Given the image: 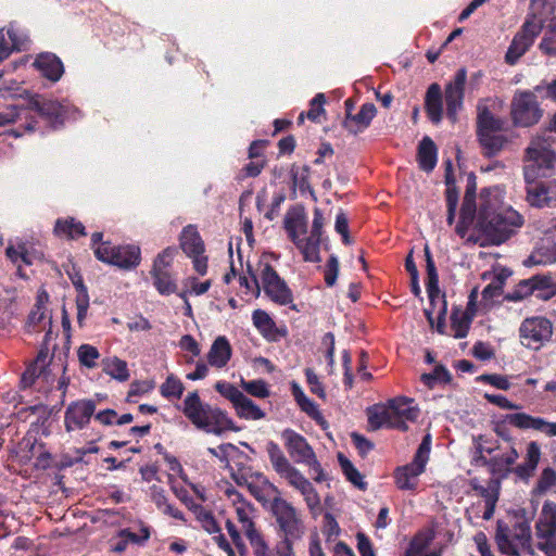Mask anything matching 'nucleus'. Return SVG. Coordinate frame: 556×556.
Wrapping results in <instances>:
<instances>
[{
	"instance_id": "1",
	"label": "nucleus",
	"mask_w": 556,
	"mask_h": 556,
	"mask_svg": "<svg viewBox=\"0 0 556 556\" xmlns=\"http://www.w3.org/2000/svg\"><path fill=\"white\" fill-rule=\"evenodd\" d=\"M28 109L37 112L38 119L26 117L24 124L9 128L0 132V136L8 135L18 138L25 134H35L37 130L43 135V131L40 130L42 126L53 130L60 129L66 121L77 119L80 116V111L71 103L49 100L40 94L29 97Z\"/></svg>"
},
{
	"instance_id": "2",
	"label": "nucleus",
	"mask_w": 556,
	"mask_h": 556,
	"mask_svg": "<svg viewBox=\"0 0 556 556\" xmlns=\"http://www.w3.org/2000/svg\"><path fill=\"white\" fill-rule=\"evenodd\" d=\"M555 8V0H531L529 14L506 51L507 64L515 65L530 49L545 22L554 14Z\"/></svg>"
},
{
	"instance_id": "3",
	"label": "nucleus",
	"mask_w": 556,
	"mask_h": 556,
	"mask_svg": "<svg viewBox=\"0 0 556 556\" xmlns=\"http://www.w3.org/2000/svg\"><path fill=\"white\" fill-rule=\"evenodd\" d=\"M522 224V216L514 210L496 212L489 205L480 204L475 229L486 243L501 244Z\"/></svg>"
},
{
	"instance_id": "4",
	"label": "nucleus",
	"mask_w": 556,
	"mask_h": 556,
	"mask_svg": "<svg viewBox=\"0 0 556 556\" xmlns=\"http://www.w3.org/2000/svg\"><path fill=\"white\" fill-rule=\"evenodd\" d=\"M264 484L271 490L274 497L270 502V511L276 520L278 530L282 536L279 547L287 552L292 551V543L304 534V525L295 507L281 497V492L268 479Z\"/></svg>"
},
{
	"instance_id": "5",
	"label": "nucleus",
	"mask_w": 556,
	"mask_h": 556,
	"mask_svg": "<svg viewBox=\"0 0 556 556\" xmlns=\"http://www.w3.org/2000/svg\"><path fill=\"white\" fill-rule=\"evenodd\" d=\"M495 540L500 551L507 556H520L523 552L531 554V530L526 519L516 520L513 529L498 520Z\"/></svg>"
},
{
	"instance_id": "6",
	"label": "nucleus",
	"mask_w": 556,
	"mask_h": 556,
	"mask_svg": "<svg viewBox=\"0 0 556 556\" xmlns=\"http://www.w3.org/2000/svg\"><path fill=\"white\" fill-rule=\"evenodd\" d=\"M547 141H533L526 150L523 175L527 184L534 182L539 177H549L556 162L554 152Z\"/></svg>"
},
{
	"instance_id": "7",
	"label": "nucleus",
	"mask_w": 556,
	"mask_h": 556,
	"mask_svg": "<svg viewBox=\"0 0 556 556\" xmlns=\"http://www.w3.org/2000/svg\"><path fill=\"white\" fill-rule=\"evenodd\" d=\"M539 94L533 90L517 91L510 103V116L515 126L531 127L543 116L538 102Z\"/></svg>"
},
{
	"instance_id": "8",
	"label": "nucleus",
	"mask_w": 556,
	"mask_h": 556,
	"mask_svg": "<svg viewBox=\"0 0 556 556\" xmlns=\"http://www.w3.org/2000/svg\"><path fill=\"white\" fill-rule=\"evenodd\" d=\"M521 343L527 348L540 349L549 341L553 334V324L545 317L527 318L520 326Z\"/></svg>"
},
{
	"instance_id": "9",
	"label": "nucleus",
	"mask_w": 556,
	"mask_h": 556,
	"mask_svg": "<svg viewBox=\"0 0 556 556\" xmlns=\"http://www.w3.org/2000/svg\"><path fill=\"white\" fill-rule=\"evenodd\" d=\"M538 547L544 553L556 545V504L545 502L535 525Z\"/></svg>"
},
{
	"instance_id": "10",
	"label": "nucleus",
	"mask_w": 556,
	"mask_h": 556,
	"mask_svg": "<svg viewBox=\"0 0 556 556\" xmlns=\"http://www.w3.org/2000/svg\"><path fill=\"white\" fill-rule=\"evenodd\" d=\"M175 254L176 249L168 247L154 260L151 275L153 285L161 294H172L177 290V285L167 269Z\"/></svg>"
},
{
	"instance_id": "11",
	"label": "nucleus",
	"mask_w": 556,
	"mask_h": 556,
	"mask_svg": "<svg viewBox=\"0 0 556 556\" xmlns=\"http://www.w3.org/2000/svg\"><path fill=\"white\" fill-rule=\"evenodd\" d=\"M466 81L467 71L465 67H460L455 73L453 79L445 86L446 116L452 122H456L457 114L463 109Z\"/></svg>"
},
{
	"instance_id": "12",
	"label": "nucleus",
	"mask_w": 556,
	"mask_h": 556,
	"mask_svg": "<svg viewBox=\"0 0 556 556\" xmlns=\"http://www.w3.org/2000/svg\"><path fill=\"white\" fill-rule=\"evenodd\" d=\"M219 410L203 403L197 391L189 393L184 401V414L198 429H207Z\"/></svg>"
},
{
	"instance_id": "13",
	"label": "nucleus",
	"mask_w": 556,
	"mask_h": 556,
	"mask_svg": "<svg viewBox=\"0 0 556 556\" xmlns=\"http://www.w3.org/2000/svg\"><path fill=\"white\" fill-rule=\"evenodd\" d=\"M476 127L479 139H505L502 136H491L496 132L506 131L509 123L506 118L494 115L485 103L479 102L477 105Z\"/></svg>"
},
{
	"instance_id": "14",
	"label": "nucleus",
	"mask_w": 556,
	"mask_h": 556,
	"mask_svg": "<svg viewBox=\"0 0 556 556\" xmlns=\"http://www.w3.org/2000/svg\"><path fill=\"white\" fill-rule=\"evenodd\" d=\"M262 283L265 293L271 301L280 305H287L292 302L290 289L269 264H265L262 270Z\"/></svg>"
},
{
	"instance_id": "15",
	"label": "nucleus",
	"mask_w": 556,
	"mask_h": 556,
	"mask_svg": "<svg viewBox=\"0 0 556 556\" xmlns=\"http://www.w3.org/2000/svg\"><path fill=\"white\" fill-rule=\"evenodd\" d=\"M96 404L91 400L77 401L68 405L65 412V428L73 431L84 428L94 414Z\"/></svg>"
},
{
	"instance_id": "16",
	"label": "nucleus",
	"mask_w": 556,
	"mask_h": 556,
	"mask_svg": "<svg viewBox=\"0 0 556 556\" xmlns=\"http://www.w3.org/2000/svg\"><path fill=\"white\" fill-rule=\"evenodd\" d=\"M528 185L527 201L531 206L556 207V184L554 181H534Z\"/></svg>"
},
{
	"instance_id": "17",
	"label": "nucleus",
	"mask_w": 556,
	"mask_h": 556,
	"mask_svg": "<svg viewBox=\"0 0 556 556\" xmlns=\"http://www.w3.org/2000/svg\"><path fill=\"white\" fill-rule=\"evenodd\" d=\"M377 114V109L374 103H364L357 113L345 114L342 121V127L348 131L349 135H357L367 129Z\"/></svg>"
},
{
	"instance_id": "18",
	"label": "nucleus",
	"mask_w": 556,
	"mask_h": 556,
	"mask_svg": "<svg viewBox=\"0 0 556 556\" xmlns=\"http://www.w3.org/2000/svg\"><path fill=\"white\" fill-rule=\"evenodd\" d=\"M285 228L290 239L305 256L306 238H300L301 235H305L307 231V222L303 208H293L287 213L285 217Z\"/></svg>"
},
{
	"instance_id": "19",
	"label": "nucleus",
	"mask_w": 556,
	"mask_h": 556,
	"mask_svg": "<svg viewBox=\"0 0 556 556\" xmlns=\"http://www.w3.org/2000/svg\"><path fill=\"white\" fill-rule=\"evenodd\" d=\"M506 421L519 429H533L548 437H556V424L525 413L508 414Z\"/></svg>"
},
{
	"instance_id": "20",
	"label": "nucleus",
	"mask_w": 556,
	"mask_h": 556,
	"mask_svg": "<svg viewBox=\"0 0 556 556\" xmlns=\"http://www.w3.org/2000/svg\"><path fill=\"white\" fill-rule=\"evenodd\" d=\"M519 457L518 452L510 446L509 450L502 455H494L490 459L484 456H478L477 460L483 466H486L495 479L505 478L510 471V467L516 463Z\"/></svg>"
},
{
	"instance_id": "21",
	"label": "nucleus",
	"mask_w": 556,
	"mask_h": 556,
	"mask_svg": "<svg viewBox=\"0 0 556 556\" xmlns=\"http://www.w3.org/2000/svg\"><path fill=\"white\" fill-rule=\"evenodd\" d=\"M281 435L289 455L295 463L304 464L308 458L312 459L314 451L302 435L291 429H286Z\"/></svg>"
},
{
	"instance_id": "22",
	"label": "nucleus",
	"mask_w": 556,
	"mask_h": 556,
	"mask_svg": "<svg viewBox=\"0 0 556 556\" xmlns=\"http://www.w3.org/2000/svg\"><path fill=\"white\" fill-rule=\"evenodd\" d=\"M283 479H286L291 486L296 489L303 495L307 507L312 511L320 508V498L317 492L312 483L296 468Z\"/></svg>"
},
{
	"instance_id": "23",
	"label": "nucleus",
	"mask_w": 556,
	"mask_h": 556,
	"mask_svg": "<svg viewBox=\"0 0 556 556\" xmlns=\"http://www.w3.org/2000/svg\"><path fill=\"white\" fill-rule=\"evenodd\" d=\"M34 66L47 79L56 83L64 74V65L61 59L52 52L39 53L35 61Z\"/></svg>"
},
{
	"instance_id": "24",
	"label": "nucleus",
	"mask_w": 556,
	"mask_h": 556,
	"mask_svg": "<svg viewBox=\"0 0 556 556\" xmlns=\"http://www.w3.org/2000/svg\"><path fill=\"white\" fill-rule=\"evenodd\" d=\"M392 409L388 406H374L368 408V424L372 430H378L383 426L395 428L401 431H407L408 426L403 420H393Z\"/></svg>"
},
{
	"instance_id": "25",
	"label": "nucleus",
	"mask_w": 556,
	"mask_h": 556,
	"mask_svg": "<svg viewBox=\"0 0 556 556\" xmlns=\"http://www.w3.org/2000/svg\"><path fill=\"white\" fill-rule=\"evenodd\" d=\"M323 226H324L323 213L319 208H315L311 236L306 238L305 261H309V262H318L319 261L318 250H319V242H320Z\"/></svg>"
},
{
	"instance_id": "26",
	"label": "nucleus",
	"mask_w": 556,
	"mask_h": 556,
	"mask_svg": "<svg viewBox=\"0 0 556 556\" xmlns=\"http://www.w3.org/2000/svg\"><path fill=\"white\" fill-rule=\"evenodd\" d=\"M425 110L428 118L438 124L442 119L443 103H442V90L439 84H431L425 96Z\"/></svg>"
},
{
	"instance_id": "27",
	"label": "nucleus",
	"mask_w": 556,
	"mask_h": 556,
	"mask_svg": "<svg viewBox=\"0 0 556 556\" xmlns=\"http://www.w3.org/2000/svg\"><path fill=\"white\" fill-rule=\"evenodd\" d=\"M231 346L229 341L226 339V337H217L207 354V361L208 363L217 368H222L226 366L228 361L231 357Z\"/></svg>"
},
{
	"instance_id": "28",
	"label": "nucleus",
	"mask_w": 556,
	"mask_h": 556,
	"mask_svg": "<svg viewBox=\"0 0 556 556\" xmlns=\"http://www.w3.org/2000/svg\"><path fill=\"white\" fill-rule=\"evenodd\" d=\"M413 400L407 397H397L389 401L390 409H392L393 420L414 421L419 415V408L413 406Z\"/></svg>"
},
{
	"instance_id": "29",
	"label": "nucleus",
	"mask_w": 556,
	"mask_h": 556,
	"mask_svg": "<svg viewBox=\"0 0 556 556\" xmlns=\"http://www.w3.org/2000/svg\"><path fill=\"white\" fill-rule=\"evenodd\" d=\"M180 248L188 256L203 254L204 243L194 226L189 225L184 228L180 235Z\"/></svg>"
},
{
	"instance_id": "30",
	"label": "nucleus",
	"mask_w": 556,
	"mask_h": 556,
	"mask_svg": "<svg viewBox=\"0 0 556 556\" xmlns=\"http://www.w3.org/2000/svg\"><path fill=\"white\" fill-rule=\"evenodd\" d=\"M140 262V249L135 245L117 247L115 249L111 265L129 269L136 267Z\"/></svg>"
},
{
	"instance_id": "31",
	"label": "nucleus",
	"mask_w": 556,
	"mask_h": 556,
	"mask_svg": "<svg viewBox=\"0 0 556 556\" xmlns=\"http://www.w3.org/2000/svg\"><path fill=\"white\" fill-rule=\"evenodd\" d=\"M326 103V97L324 93H317L309 101V109L307 111H303L299 114L296 123L298 125H302L307 118L313 124H321V122L326 118V111L324 109V104Z\"/></svg>"
},
{
	"instance_id": "32",
	"label": "nucleus",
	"mask_w": 556,
	"mask_h": 556,
	"mask_svg": "<svg viewBox=\"0 0 556 556\" xmlns=\"http://www.w3.org/2000/svg\"><path fill=\"white\" fill-rule=\"evenodd\" d=\"M419 464L413 459L408 465L395 470V482L401 490H414L416 488V478L424 471L418 470Z\"/></svg>"
},
{
	"instance_id": "33",
	"label": "nucleus",
	"mask_w": 556,
	"mask_h": 556,
	"mask_svg": "<svg viewBox=\"0 0 556 556\" xmlns=\"http://www.w3.org/2000/svg\"><path fill=\"white\" fill-rule=\"evenodd\" d=\"M266 450L273 468L281 478L287 477L292 470L295 469V467L292 466L288 458L285 456L278 444L275 442H268Z\"/></svg>"
},
{
	"instance_id": "34",
	"label": "nucleus",
	"mask_w": 556,
	"mask_h": 556,
	"mask_svg": "<svg viewBox=\"0 0 556 556\" xmlns=\"http://www.w3.org/2000/svg\"><path fill=\"white\" fill-rule=\"evenodd\" d=\"M253 324L262 332V334L269 341H277L283 333L276 327L269 315L262 311L256 309L253 313Z\"/></svg>"
},
{
	"instance_id": "35",
	"label": "nucleus",
	"mask_w": 556,
	"mask_h": 556,
	"mask_svg": "<svg viewBox=\"0 0 556 556\" xmlns=\"http://www.w3.org/2000/svg\"><path fill=\"white\" fill-rule=\"evenodd\" d=\"M438 148L434 141H420L417 150V162L421 170L430 173L437 164Z\"/></svg>"
},
{
	"instance_id": "36",
	"label": "nucleus",
	"mask_w": 556,
	"mask_h": 556,
	"mask_svg": "<svg viewBox=\"0 0 556 556\" xmlns=\"http://www.w3.org/2000/svg\"><path fill=\"white\" fill-rule=\"evenodd\" d=\"M102 366L103 371L116 380L126 381L129 378L127 363L116 356L104 358Z\"/></svg>"
},
{
	"instance_id": "37",
	"label": "nucleus",
	"mask_w": 556,
	"mask_h": 556,
	"mask_svg": "<svg viewBox=\"0 0 556 556\" xmlns=\"http://www.w3.org/2000/svg\"><path fill=\"white\" fill-rule=\"evenodd\" d=\"M235 409L239 417L245 419L257 420L262 419L265 416L264 412L244 394L235 406Z\"/></svg>"
},
{
	"instance_id": "38",
	"label": "nucleus",
	"mask_w": 556,
	"mask_h": 556,
	"mask_svg": "<svg viewBox=\"0 0 556 556\" xmlns=\"http://www.w3.org/2000/svg\"><path fill=\"white\" fill-rule=\"evenodd\" d=\"M338 460L346 479L359 490H365L367 484L364 481L363 476L353 466L350 459L345 457L342 453H339Z\"/></svg>"
},
{
	"instance_id": "39",
	"label": "nucleus",
	"mask_w": 556,
	"mask_h": 556,
	"mask_svg": "<svg viewBox=\"0 0 556 556\" xmlns=\"http://www.w3.org/2000/svg\"><path fill=\"white\" fill-rule=\"evenodd\" d=\"M556 262V249L549 244L541 245L528 257L526 265H546Z\"/></svg>"
},
{
	"instance_id": "40",
	"label": "nucleus",
	"mask_w": 556,
	"mask_h": 556,
	"mask_svg": "<svg viewBox=\"0 0 556 556\" xmlns=\"http://www.w3.org/2000/svg\"><path fill=\"white\" fill-rule=\"evenodd\" d=\"M204 430L206 432L220 435L226 430L239 431V428L233 425L232 420L229 419L224 412L219 410L211 420L210 427Z\"/></svg>"
},
{
	"instance_id": "41",
	"label": "nucleus",
	"mask_w": 556,
	"mask_h": 556,
	"mask_svg": "<svg viewBox=\"0 0 556 556\" xmlns=\"http://www.w3.org/2000/svg\"><path fill=\"white\" fill-rule=\"evenodd\" d=\"M427 270V292L430 300V304L434 305L435 299L439 296V276L433 261L426 263Z\"/></svg>"
},
{
	"instance_id": "42",
	"label": "nucleus",
	"mask_w": 556,
	"mask_h": 556,
	"mask_svg": "<svg viewBox=\"0 0 556 556\" xmlns=\"http://www.w3.org/2000/svg\"><path fill=\"white\" fill-rule=\"evenodd\" d=\"M553 277L549 275H535L528 280L521 281V288L528 287L531 285L532 292L539 291L538 298L540 294H546L548 290H552Z\"/></svg>"
},
{
	"instance_id": "43",
	"label": "nucleus",
	"mask_w": 556,
	"mask_h": 556,
	"mask_svg": "<svg viewBox=\"0 0 556 556\" xmlns=\"http://www.w3.org/2000/svg\"><path fill=\"white\" fill-rule=\"evenodd\" d=\"M556 485V471L549 467L544 468L538 479L534 493L542 495Z\"/></svg>"
},
{
	"instance_id": "44",
	"label": "nucleus",
	"mask_w": 556,
	"mask_h": 556,
	"mask_svg": "<svg viewBox=\"0 0 556 556\" xmlns=\"http://www.w3.org/2000/svg\"><path fill=\"white\" fill-rule=\"evenodd\" d=\"M54 231L58 235H67L70 238H75L76 235L85 236V227L81 223L75 222L73 218L70 220H58Z\"/></svg>"
},
{
	"instance_id": "45",
	"label": "nucleus",
	"mask_w": 556,
	"mask_h": 556,
	"mask_svg": "<svg viewBox=\"0 0 556 556\" xmlns=\"http://www.w3.org/2000/svg\"><path fill=\"white\" fill-rule=\"evenodd\" d=\"M452 329L456 339L465 338L470 326V318L465 313L454 312L451 316Z\"/></svg>"
},
{
	"instance_id": "46",
	"label": "nucleus",
	"mask_w": 556,
	"mask_h": 556,
	"mask_svg": "<svg viewBox=\"0 0 556 556\" xmlns=\"http://www.w3.org/2000/svg\"><path fill=\"white\" fill-rule=\"evenodd\" d=\"M539 48L544 54L556 56V20L549 24L548 30L542 38Z\"/></svg>"
},
{
	"instance_id": "47",
	"label": "nucleus",
	"mask_w": 556,
	"mask_h": 556,
	"mask_svg": "<svg viewBox=\"0 0 556 556\" xmlns=\"http://www.w3.org/2000/svg\"><path fill=\"white\" fill-rule=\"evenodd\" d=\"M247 538L249 539L250 544L254 549L255 556H268V547L260 532L254 528V523H249V530H247Z\"/></svg>"
},
{
	"instance_id": "48",
	"label": "nucleus",
	"mask_w": 556,
	"mask_h": 556,
	"mask_svg": "<svg viewBox=\"0 0 556 556\" xmlns=\"http://www.w3.org/2000/svg\"><path fill=\"white\" fill-rule=\"evenodd\" d=\"M292 393L296 403L299 404L303 412H305L309 416H315L319 414L317 406L304 394V392L296 383L292 384Z\"/></svg>"
},
{
	"instance_id": "49",
	"label": "nucleus",
	"mask_w": 556,
	"mask_h": 556,
	"mask_svg": "<svg viewBox=\"0 0 556 556\" xmlns=\"http://www.w3.org/2000/svg\"><path fill=\"white\" fill-rule=\"evenodd\" d=\"M184 389L182 382L174 375H169L161 386V393L166 397L174 396L179 399L182 395Z\"/></svg>"
},
{
	"instance_id": "50",
	"label": "nucleus",
	"mask_w": 556,
	"mask_h": 556,
	"mask_svg": "<svg viewBox=\"0 0 556 556\" xmlns=\"http://www.w3.org/2000/svg\"><path fill=\"white\" fill-rule=\"evenodd\" d=\"M451 374L443 365H437L432 372L421 375L422 382L429 388H432L433 383L437 381L447 383L451 381Z\"/></svg>"
},
{
	"instance_id": "51",
	"label": "nucleus",
	"mask_w": 556,
	"mask_h": 556,
	"mask_svg": "<svg viewBox=\"0 0 556 556\" xmlns=\"http://www.w3.org/2000/svg\"><path fill=\"white\" fill-rule=\"evenodd\" d=\"M77 354L80 364L88 368H93L96 366V359L100 357V353L97 348L90 344L80 345Z\"/></svg>"
},
{
	"instance_id": "52",
	"label": "nucleus",
	"mask_w": 556,
	"mask_h": 556,
	"mask_svg": "<svg viewBox=\"0 0 556 556\" xmlns=\"http://www.w3.org/2000/svg\"><path fill=\"white\" fill-rule=\"evenodd\" d=\"M47 358L48 353L40 351L35 362L28 366V368L34 369V375L36 380L42 379L43 381H48L50 377V370L47 369Z\"/></svg>"
},
{
	"instance_id": "53",
	"label": "nucleus",
	"mask_w": 556,
	"mask_h": 556,
	"mask_svg": "<svg viewBox=\"0 0 556 556\" xmlns=\"http://www.w3.org/2000/svg\"><path fill=\"white\" fill-rule=\"evenodd\" d=\"M7 34L9 36L10 41L7 40L4 30L0 29V62L8 59L11 55V53L15 49H17L15 42L16 35L14 34V31L9 29Z\"/></svg>"
},
{
	"instance_id": "54",
	"label": "nucleus",
	"mask_w": 556,
	"mask_h": 556,
	"mask_svg": "<svg viewBox=\"0 0 556 556\" xmlns=\"http://www.w3.org/2000/svg\"><path fill=\"white\" fill-rule=\"evenodd\" d=\"M215 389L219 394L228 399L232 403L233 407L237 405L239 400L242 399L243 395V393L238 388L228 382L218 381L215 384Z\"/></svg>"
},
{
	"instance_id": "55",
	"label": "nucleus",
	"mask_w": 556,
	"mask_h": 556,
	"mask_svg": "<svg viewBox=\"0 0 556 556\" xmlns=\"http://www.w3.org/2000/svg\"><path fill=\"white\" fill-rule=\"evenodd\" d=\"M241 386L249 394L265 399L269 395V391L267 389L266 382L263 380H252V381H245L241 380Z\"/></svg>"
},
{
	"instance_id": "56",
	"label": "nucleus",
	"mask_w": 556,
	"mask_h": 556,
	"mask_svg": "<svg viewBox=\"0 0 556 556\" xmlns=\"http://www.w3.org/2000/svg\"><path fill=\"white\" fill-rule=\"evenodd\" d=\"M430 446H431V435L428 433L424 437L416 455L414 457V460H416L419 464L418 470L425 471L426 464L429 459L430 454Z\"/></svg>"
},
{
	"instance_id": "57",
	"label": "nucleus",
	"mask_w": 556,
	"mask_h": 556,
	"mask_svg": "<svg viewBox=\"0 0 556 556\" xmlns=\"http://www.w3.org/2000/svg\"><path fill=\"white\" fill-rule=\"evenodd\" d=\"M477 217L475 211H466L460 208V219L457 224L455 230L458 236L464 238L469 229V227L473 226L476 224Z\"/></svg>"
},
{
	"instance_id": "58",
	"label": "nucleus",
	"mask_w": 556,
	"mask_h": 556,
	"mask_svg": "<svg viewBox=\"0 0 556 556\" xmlns=\"http://www.w3.org/2000/svg\"><path fill=\"white\" fill-rule=\"evenodd\" d=\"M432 540L431 535L419 534L410 542L406 556H419Z\"/></svg>"
},
{
	"instance_id": "59",
	"label": "nucleus",
	"mask_w": 556,
	"mask_h": 556,
	"mask_svg": "<svg viewBox=\"0 0 556 556\" xmlns=\"http://www.w3.org/2000/svg\"><path fill=\"white\" fill-rule=\"evenodd\" d=\"M257 477L262 478L261 485L250 482L247 483V486L255 500L265 505L267 503V495L269 492H271V490L264 484V479H266L265 477H263L261 473H258Z\"/></svg>"
},
{
	"instance_id": "60",
	"label": "nucleus",
	"mask_w": 556,
	"mask_h": 556,
	"mask_svg": "<svg viewBox=\"0 0 556 556\" xmlns=\"http://www.w3.org/2000/svg\"><path fill=\"white\" fill-rule=\"evenodd\" d=\"M476 182H475V176L470 175L469 182L466 188L464 201L462 204V208L466 211H475L477 210L476 203Z\"/></svg>"
},
{
	"instance_id": "61",
	"label": "nucleus",
	"mask_w": 556,
	"mask_h": 556,
	"mask_svg": "<svg viewBox=\"0 0 556 556\" xmlns=\"http://www.w3.org/2000/svg\"><path fill=\"white\" fill-rule=\"evenodd\" d=\"M534 91L542 100H551L556 103V79L551 83H542L534 87Z\"/></svg>"
},
{
	"instance_id": "62",
	"label": "nucleus",
	"mask_w": 556,
	"mask_h": 556,
	"mask_svg": "<svg viewBox=\"0 0 556 556\" xmlns=\"http://www.w3.org/2000/svg\"><path fill=\"white\" fill-rule=\"evenodd\" d=\"M326 267L325 281L328 286H333L339 274V261L337 256L331 255Z\"/></svg>"
},
{
	"instance_id": "63",
	"label": "nucleus",
	"mask_w": 556,
	"mask_h": 556,
	"mask_svg": "<svg viewBox=\"0 0 556 556\" xmlns=\"http://www.w3.org/2000/svg\"><path fill=\"white\" fill-rule=\"evenodd\" d=\"M116 248L117 247H111L108 241L102 242V244L94 250V255L99 261L111 264Z\"/></svg>"
},
{
	"instance_id": "64",
	"label": "nucleus",
	"mask_w": 556,
	"mask_h": 556,
	"mask_svg": "<svg viewBox=\"0 0 556 556\" xmlns=\"http://www.w3.org/2000/svg\"><path fill=\"white\" fill-rule=\"evenodd\" d=\"M540 457H541L540 445L534 441L528 443L525 463L529 464L530 468H536V466L540 462Z\"/></svg>"
}]
</instances>
